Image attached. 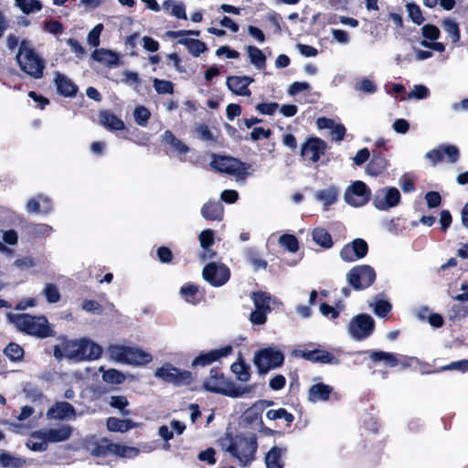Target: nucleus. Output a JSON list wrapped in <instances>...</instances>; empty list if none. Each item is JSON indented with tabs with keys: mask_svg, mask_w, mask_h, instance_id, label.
I'll return each instance as SVG.
<instances>
[{
	"mask_svg": "<svg viewBox=\"0 0 468 468\" xmlns=\"http://www.w3.org/2000/svg\"><path fill=\"white\" fill-rule=\"evenodd\" d=\"M47 301L49 303H58L60 300V293L58 287L53 283H48L43 291Z\"/></svg>",
	"mask_w": 468,
	"mask_h": 468,
	"instance_id": "nucleus-58",
	"label": "nucleus"
},
{
	"mask_svg": "<svg viewBox=\"0 0 468 468\" xmlns=\"http://www.w3.org/2000/svg\"><path fill=\"white\" fill-rule=\"evenodd\" d=\"M247 53L250 63L258 69H264L266 68V56L259 48L255 46H248Z\"/></svg>",
	"mask_w": 468,
	"mask_h": 468,
	"instance_id": "nucleus-37",
	"label": "nucleus"
},
{
	"mask_svg": "<svg viewBox=\"0 0 468 468\" xmlns=\"http://www.w3.org/2000/svg\"><path fill=\"white\" fill-rule=\"evenodd\" d=\"M3 353L12 362L22 361L25 356L23 347L15 342H10L3 350Z\"/></svg>",
	"mask_w": 468,
	"mask_h": 468,
	"instance_id": "nucleus-39",
	"label": "nucleus"
},
{
	"mask_svg": "<svg viewBox=\"0 0 468 468\" xmlns=\"http://www.w3.org/2000/svg\"><path fill=\"white\" fill-rule=\"evenodd\" d=\"M365 353L368 355L373 362H382L387 367H395L400 363L398 355L393 353L371 349L365 351Z\"/></svg>",
	"mask_w": 468,
	"mask_h": 468,
	"instance_id": "nucleus-24",
	"label": "nucleus"
},
{
	"mask_svg": "<svg viewBox=\"0 0 468 468\" xmlns=\"http://www.w3.org/2000/svg\"><path fill=\"white\" fill-rule=\"evenodd\" d=\"M171 5H173L172 6V10H171V15L172 16H176L178 19H183V20H186L187 19V16H186V7H185L184 4H182V3H176L173 0H165L163 3V6L165 8H168V6Z\"/></svg>",
	"mask_w": 468,
	"mask_h": 468,
	"instance_id": "nucleus-49",
	"label": "nucleus"
},
{
	"mask_svg": "<svg viewBox=\"0 0 468 468\" xmlns=\"http://www.w3.org/2000/svg\"><path fill=\"white\" fill-rule=\"evenodd\" d=\"M109 405L122 411L123 415H128L130 412L128 410H124L125 408L129 405L128 399L125 396H112L109 401Z\"/></svg>",
	"mask_w": 468,
	"mask_h": 468,
	"instance_id": "nucleus-55",
	"label": "nucleus"
},
{
	"mask_svg": "<svg viewBox=\"0 0 468 468\" xmlns=\"http://www.w3.org/2000/svg\"><path fill=\"white\" fill-rule=\"evenodd\" d=\"M266 418L270 420H276L282 419L286 422L287 427H291L292 422L295 420L293 414L289 412L284 408H280L277 410H269L266 412Z\"/></svg>",
	"mask_w": 468,
	"mask_h": 468,
	"instance_id": "nucleus-40",
	"label": "nucleus"
},
{
	"mask_svg": "<svg viewBox=\"0 0 468 468\" xmlns=\"http://www.w3.org/2000/svg\"><path fill=\"white\" fill-rule=\"evenodd\" d=\"M43 434V431L32 432L31 439L26 443L27 447L33 452H45L48 449V442Z\"/></svg>",
	"mask_w": 468,
	"mask_h": 468,
	"instance_id": "nucleus-35",
	"label": "nucleus"
},
{
	"mask_svg": "<svg viewBox=\"0 0 468 468\" xmlns=\"http://www.w3.org/2000/svg\"><path fill=\"white\" fill-rule=\"evenodd\" d=\"M135 122L140 126H146L151 117L149 110L144 106H138L133 112Z\"/></svg>",
	"mask_w": 468,
	"mask_h": 468,
	"instance_id": "nucleus-53",
	"label": "nucleus"
},
{
	"mask_svg": "<svg viewBox=\"0 0 468 468\" xmlns=\"http://www.w3.org/2000/svg\"><path fill=\"white\" fill-rule=\"evenodd\" d=\"M43 433L48 442H61L69 439L72 434V428L69 425H63L57 429L43 431Z\"/></svg>",
	"mask_w": 468,
	"mask_h": 468,
	"instance_id": "nucleus-27",
	"label": "nucleus"
},
{
	"mask_svg": "<svg viewBox=\"0 0 468 468\" xmlns=\"http://www.w3.org/2000/svg\"><path fill=\"white\" fill-rule=\"evenodd\" d=\"M220 445L223 450L238 459L244 466L254 460L257 451L256 441L243 436L233 438L228 434L226 438L220 441Z\"/></svg>",
	"mask_w": 468,
	"mask_h": 468,
	"instance_id": "nucleus-3",
	"label": "nucleus"
},
{
	"mask_svg": "<svg viewBox=\"0 0 468 468\" xmlns=\"http://www.w3.org/2000/svg\"><path fill=\"white\" fill-rule=\"evenodd\" d=\"M155 376L176 387L189 386L195 381L193 372L180 369L170 363L158 367L155 371Z\"/></svg>",
	"mask_w": 468,
	"mask_h": 468,
	"instance_id": "nucleus-8",
	"label": "nucleus"
},
{
	"mask_svg": "<svg viewBox=\"0 0 468 468\" xmlns=\"http://www.w3.org/2000/svg\"><path fill=\"white\" fill-rule=\"evenodd\" d=\"M230 369L232 373L236 375L238 380L241 382H247L250 380V367L248 364H246L241 356L239 357L237 362H234L230 366Z\"/></svg>",
	"mask_w": 468,
	"mask_h": 468,
	"instance_id": "nucleus-34",
	"label": "nucleus"
},
{
	"mask_svg": "<svg viewBox=\"0 0 468 468\" xmlns=\"http://www.w3.org/2000/svg\"><path fill=\"white\" fill-rule=\"evenodd\" d=\"M375 320L367 314L354 316L348 324V333L353 339L362 341L368 338L375 331Z\"/></svg>",
	"mask_w": 468,
	"mask_h": 468,
	"instance_id": "nucleus-9",
	"label": "nucleus"
},
{
	"mask_svg": "<svg viewBox=\"0 0 468 468\" xmlns=\"http://www.w3.org/2000/svg\"><path fill=\"white\" fill-rule=\"evenodd\" d=\"M100 122L110 131H122L125 129L123 121L117 115L107 111L101 112Z\"/></svg>",
	"mask_w": 468,
	"mask_h": 468,
	"instance_id": "nucleus-30",
	"label": "nucleus"
},
{
	"mask_svg": "<svg viewBox=\"0 0 468 468\" xmlns=\"http://www.w3.org/2000/svg\"><path fill=\"white\" fill-rule=\"evenodd\" d=\"M314 241L324 249H330L334 242L330 233L324 228H315L312 232Z\"/></svg>",
	"mask_w": 468,
	"mask_h": 468,
	"instance_id": "nucleus-36",
	"label": "nucleus"
},
{
	"mask_svg": "<svg viewBox=\"0 0 468 468\" xmlns=\"http://www.w3.org/2000/svg\"><path fill=\"white\" fill-rule=\"evenodd\" d=\"M253 363L260 374H266L271 369L280 367L284 363V355L273 347L258 350L253 357Z\"/></svg>",
	"mask_w": 468,
	"mask_h": 468,
	"instance_id": "nucleus-7",
	"label": "nucleus"
},
{
	"mask_svg": "<svg viewBox=\"0 0 468 468\" xmlns=\"http://www.w3.org/2000/svg\"><path fill=\"white\" fill-rule=\"evenodd\" d=\"M337 187L335 186H331L328 188L319 190L315 193L316 199L324 204L325 210L337 200Z\"/></svg>",
	"mask_w": 468,
	"mask_h": 468,
	"instance_id": "nucleus-33",
	"label": "nucleus"
},
{
	"mask_svg": "<svg viewBox=\"0 0 468 468\" xmlns=\"http://www.w3.org/2000/svg\"><path fill=\"white\" fill-rule=\"evenodd\" d=\"M388 166V161L383 152L379 149H373L372 158L366 167L367 174L372 176H378L383 174L387 170Z\"/></svg>",
	"mask_w": 468,
	"mask_h": 468,
	"instance_id": "nucleus-20",
	"label": "nucleus"
},
{
	"mask_svg": "<svg viewBox=\"0 0 468 468\" xmlns=\"http://www.w3.org/2000/svg\"><path fill=\"white\" fill-rule=\"evenodd\" d=\"M182 297L189 303L197 304L200 302L198 297V287L194 283H186L180 289Z\"/></svg>",
	"mask_w": 468,
	"mask_h": 468,
	"instance_id": "nucleus-41",
	"label": "nucleus"
},
{
	"mask_svg": "<svg viewBox=\"0 0 468 468\" xmlns=\"http://www.w3.org/2000/svg\"><path fill=\"white\" fill-rule=\"evenodd\" d=\"M442 27L447 32V34L451 37L452 43H457L461 38V31L458 23H456L452 18H445L442 21Z\"/></svg>",
	"mask_w": 468,
	"mask_h": 468,
	"instance_id": "nucleus-45",
	"label": "nucleus"
},
{
	"mask_svg": "<svg viewBox=\"0 0 468 468\" xmlns=\"http://www.w3.org/2000/svg\"><path fill=\"white\" fill-rule=\"evenodd\" d=\"M248 261L253 266L255 271H259L261 269L265 270L268 266L267 261L263 260L254 250H250L248 251Z\"/></svg>",
	"mask_w": 468,
	"mask_h": 468,
	"instance_id": "nucleus-54",
	"label": "nucleus"
},
{
	"mask_svg": "<svg viewBox=\"0 0 468 468\" xmlns=\"http://www.w3.org/2000/svg\"><path fill=\"white\" fill-rule=\"evenodd\" d=\"M43 28L45 31L53 35H59L64 30L63 24L60 21L55 19L46 20L44 22Z\"/></svg>",
	"mask_w": 468,
	"mask_h": 468,
	"instance_id": "nucleus-61",
	"label": "nucleus"
},
{
	"mask_svg": "<svg viewBox=\"0 0 468 468\" xmlns=\"http://www.w3.org/2000/svg\"><path fill=\"white\" fill-rule=\"evenodd\" d=\"M406 8L409 13V17L414 24H416L418 26L423 24V22L425 21V18L422 16L420 7L417 4L408 3L406 5Z\"/></svg>",
	"mask_w": 468,
	"mask_h": 468,
	"instance_id": "nucleus-50",
	"label": "nucleus"
},
{
	"mask_svg": "<svg viewBox=\"0 0 468 468\" xmlns=\"http://www.w3.org/2000/svg\"><path fill=\"white\" fill-rule=\"evenodd\" d=\"M112 354L119 361H123L133 365H146L153 359L152 356L145 351L123 346H114L113 350H112Z\"/></svg>",
	"mask_w": 468,
	"mask_h": 468,
	"instance_id": "nucleus-11",
	"label": "nucleus"
},
{
	"mask_svg": "<svg viewBox=\"0 0 468 468\" xmlns=\"http://www.w3.org/2000/svg\"><path fill=\"white\" fill-rule=\"evenodd\" d=\"M421 34L424 40L435 41L440 37L441 31L435 25L426 24L421 27Z\"/></svg>",
	"mask_w": 468,
	"mask_h": 468,
	"instance_id": "nucleus-57",
	"label": "nucleus"
},
{
	"mask_svg": "<svg viewBox=\"0 0 468 468\" xmlns=\"http://www.w3.org/2000/svg\"><path fill=\"white\" fill-rule=\"evenodd\" d=\"M102 379L106 383L118 385L125 380V377L121 371L115 368H110L103 372Z\"/></svg>",
	"mask_w": 468,
	"mask_h": 468,
	"instance_id": "nucleus-48",
	"label": "nucleus"
},
{
	"mask_svg": "<svg viewBox=\"0 0 468 468\" xmlns=\"http://www.w3.org/2000/svg\"><path fill=\"white\" fill-rule=\"evenodd\" d=\"M15 3L16 5L26 15L41 11L43 8V5L40 0H15Z\"/></svg>",
	"mask_w": 468,
	"mask_h": 468,
	"instance_id": "nucleus-43",
	"label": "nucleus"
},
{
	"mask_svg": "<svg viewBox=\"0 0 468 468\" xmlns=\"http://www.w3.org/2000/svg\"><path fill=\"white\" fill-rule=\"evenodd\" d=\"M16 58L22 71L35 79L43 77V70L45 69L44 61L37 54L35 49L30 47L28 40L23 39L20 42Z\"/></svg>",
	"mask_w": 468,
	"mask_h": 468,
	"instance_id": "nucleus-4",
	"label": "nucleus"
},
{
	"mask_svg": "<svg viewBox=\"0 0 468 468\" xmlns=\"http://www.w3.org/2000/svg\"><path fill=\"white\" fill-rule=\"evenodd\" d=\"M367 253V242L363 239L356 238L351 242L345 244L339 255L345 262H353L365 258Z\"/></svg>",
	"mask_w": 468,
	"mask_h": 468,
	"instance_id": "nucleus-16",
	"label": "nucleus"
},
{
	"mask_svg": "<svg viewBox=\"0 0 468 468\" xmlns=\"http://www.w3.org/2000/svg\"><path fill=\"white\" fill-rule=\"evenodd\" d=\"M87 349H88V355H87V360H95L101 357L102 354V347L87 339Z\"/></svg>",
	"mask_w": 468,
	"mask_h": 468,
	"instance_id": "nucleus-62",
	"label": "nucleus"
},
{
	"mask_svg": "<svg viewBox=\"0 0 468 468\" xmlns=\"http://www.w3.org/2000/svg\"><path fill=\"white\" fill-rule=\"evenodd\" d=\"M54 83L57 92L65 98H73L79 91V87L66 75L57 71L55 73Z\"/></svg>",
	"mask_w": 468,
	"mask_h": 468,
	"instance_id": "nucleus-19",
	"label": "nucleus"
},
{
	"mask_svg": "<svg viewBox=\"0 0 468 468\" xmlns=\"http://www.w3.org/2000/svg\"><path fill=\"white\" fill-rule=\"evenodd\" d=\"M400 193L394 186H386L376 191L372 203L378 210H388L400 202Z\"/></svg>",
	"mask_w": 468,
	"mask_h": 468,
	"instance_id": "nucleus-15",
	"label": "nucleus"
},
{
	"mask_svg": "<svg viewBox=\"0 0 468 468\" xmlns=\"http://www.w3.org/2000/svg\"><path fill=\"white\" fill-rule=\"evenodd\" d=\"M210 165L216 171L234 176L238 179H245L250 175L248 170L251 167L250 164L238 158L218 154H213Z\"/></svg>",
	"mask_w": 468,
	"mask_h": 468,
	"instance_id": "nucleus-5",
	"label": "nucleus"
},
{
	"mask_svg": "<svg viewBox=\"0 0 468 468\" xmlns=\"http://www.w3.org/2000/svg\"><path fill=\"white\" fill-rule=\"evenodd\" d=\"M58 340L61 341V346L56 345L53 347V355L57 359H61L67 356L69 359L76 358L77 347L80 340H69L65 335H60Z\"/></svg>",
	"mask_w": 468,
	"mask_h": 468,
	"instance_id": "nucleus-21",
	"label": "nucleus"
},
{
	"mask_svg": "<svg viewBox=\"0 0 468 468\" xmlns=\"http://www.w3.org/2000/svg\"><path fill=\"white\" fill-rule=\"evenodd\" d=\"M177 43L185 46L187 48L188 52L196 58L199 57L200 54L207 50L206 43L196 38L183 37L178 39Z\"/></svg>",
	"mask_w": 468,
	"mask_h": 468,
	"instance_id": "nucleus-32",
	"label": "nucleus"
},
{
	"mask_svg": "<svg viewBox=\"0 0 468 468\" xmlns=\"http://www.w3.org/2000/svg\"><path fill=\"white\" fill-rule=\"evenodd\" d=\"M252 300L255 306V309L262 310L267 313L271 311V294L266 292H256L252 294Z\"/></svg>",
	"mask_w": 468,
	"mask_h": 468,
	"instance_id": "nucleus-38",
	"label": "nucleus"
},
{
	"mask_svg": "<svg viewBox=\"0 0 468 468\" xmlns=\"http://www.w3.org/2000/svg\"><path fill=\"white\" fill-rule=\"evenodd\" d=\"M326 143L315 136L308 137L301 145L300 156L303 161L317 163L321 156L325 154Z\"/></svg>",
	"mask_w": 468,
	"mask_h": 468,
	"instance_id": "nucleus-14",
	"label": "nucleus"
},
{
	"mask_svg": "<svg viewBox=\"0 0 468 468\" xmlns=\"http://www.w3.org/2000/svg\"><path fill=\"white\" fill-rule=\"evenodd\" d=\"M153 86L158 94H173L174 84L170 80L154 79Z\"/></svg>",
	"mask_w": 468,
	"mask_h": 468,
	"instance_id": "nucleus-51",
	"label": "nucleus"
},
{
	"mask_svg": "<svg viewBox=\"0 0 468 468\" xmlns=\"http://www.w3.org/2000/svg\"><path fill=\"white\" fill-rule=\"evenodd\" d=\"M279 243L291 253H295L299 250V241L292 234H282L279 238Z\"/></svg>",
	"mask_w": 468,
	"mask_h": 468,
	"instance_id": "nucleus-47",
	"label": "nucleus"
},
{
	"mask_svg": "<svg viewBox=\"0 0 468 468\" xmlns=\"http://www.w3.org/2000/svg\"><path fill=\"white\" fill-rule=\"evenodd\" d=\"M0 464L5 468H20L26 464V460L21 457H16L6 452L0 454Z\"/></svg>",
	"mask_w": 468,
	"mask_h": 468,
	"instance_id": "nucleus-46",
	"label": "nucleus"
},
{
	"mask_svg": "<svg viewBox=\"0 0 468 468\" xmlns=\"http://www.w3.org/2000/svg\"><path fill=\"white\" fill-rule=\"evenodd\" d=\"M202 388L211 393L236 399L250 394L254 390L255 385L239 386L228 379L220 367H214L210 369L208 377L204 379Z\"/></svg>",
	"mask_w": 468,
	"mask_h": 468,
	"instance_id": "nucleus-1",
	"label": "nucleus"
},
{
	"mask_svg": "<svg viewBox=\"0 0 468 468\" xmlns=\"http://www.w3.org/2000/svg\"><path fill=\"white\" fill-rule=\"evenodd\" d=\"M214 231L212 229H205L199 234V241L202 249H207L208 247H212L215 242L214 239Z\"/></svg>",
	"mask_w": 468,
	"mask_h": 468,
	"instance_id": "nucleus-63",
	"label": "nucleus"
},
{
	"mask_svg": "<svg viewBox=\"0 0 468 468\" xmlns=\"http://www.w3.org/2000/svg\"><path fill=\"white\" fill-rule=\"evenodd\" d=\"M287 452L286 448L273 446L265 456V463L267 468H283L284 463L282 455Z\"/></svg>",
	"mask_w": 468,
	"mask_h": 468,
	"instance_id": "nucleus-29",
	"label": "nucleus"
},
{
	"mask_svg": "<svg viewBox=\"0 0 468 468\" xmlns=\"http://www.w3.org/2000/svg\"><path fill=\"white\" fill-rule=\"evenodd\" d=\"M376 279L377 273L374 268L367 264L356 265L346 273L348 285L355 291L369 288Z\"/></svg>",
	"mask_w": 468,
	"mask_h": 468,
	"instance_id": "nucleus-6",
	"label": "nucleus"
},
{
	"mask_svg": "<svg viewBox=\"0 0 468 468\" xmlns=\"http://www.w3.org/2000/svg\"><path fill=\"white\" fill-rule=\"evenodd\" d=\"M106 427L112 432H126L136 427V423L132 420H122L116 417H109L106 420Z\"/></svg>",
	"mask_w": 468,
	"mask_h": 468,
	"instance_id": "nucleus-31",
	"label": "nucleus"
},
{
	"mask_svg": "<svg viewBox=\"0 0 468 468\" xmlns=\"http://www.w3.org/2000/svg\"><path fill=\"white\" fill-rule=\"evenodd\" d=\"M261 413L262 409L254 404L244 411L242 420L247 425L260 424L262 421Z\"/></svg>",
	"mask_w": 468,
	"mask_h": 468,
	"instance_id": "nucleus-42",
	"label": "nucleus"
},
{
	"mask_svg": "<svg viewBox=\"0 0 468 468\" xmlns=\"http://www.w3.org/2000/svg\"><path fill=\"white\" fill-rule=\"evenodd\" d=\"M253 79L249 76H229L227 78L226 85L234 94L239 96H250L251 94L249 85Z\"/></svg>",
	"mask_w": 468,
	"mask_h": 468,
	"instance_id": "nucleus-18",
	"label": "nucleus"
},
{
	"mask_svg": "<svg viewBox=\"0 0 468 468\" xmlns=\"http://www.w3.org/2000/svg\"><path fill=\"white\" fill-rule=\"evenodd\" d=\"M233 352L230 345L224 346L220 348L211 349L208 351H201L191 362V368L195 374L199 367H206L213 363L219 361L223 357H227Z\"/></svg>",
	"mask_w": 468,
	"mask_h": 468,
	"instance_id": "nucleus-10",
	"label": "nucleus"
},
{
	"mask_svg": "<svg viewBox=\"0 0 468 468\" xmlns=\"http://www.w3.org/2000/svg\"><path fill=\"white\" fill-rule=\"evenodd\" d=\"M297 356L302 358L308 360L313 363H321V364H329V365H337L339 364V359L335 356V355L329 351L315 348L314 350L309 349H300L297 351Z\"/></svg>",
	"mask_w": 468,
	"mask_h": 468,
	"instance_id": "nucleus-17",
	"label": "nucleus"
},
{
	"mask_svg": "<svg viewBox=\"0 0 468 468\" xmlns=\"http://www.w3.org/2000/svg\"><path fill=\"white\" fill-rule=\"evenodd\" d=\"M47 415L50 419L64 420L68 417L74 416L75 409L67 401L57 402L48 410Z\"/></svg>",
	"mask_w": 468,
	"mask_h": 468,
	"instance_id": "nucleus-25",
	"label": "nucleus"
},
{
	"mask_svg": "<svg viewBox=\"0 0 468 468\" xmlns=\"http://www.w3.org/2000/svg\"><path fill=\"white\" fill-rule=\"evenodd\" d=\"M334 394L336 397V393H334L332 386L319 382L312 385L307 392L308 400L316 403L319 401H327L330 396Z\"/></svg>",
	"mask_w": 468,
	"mask_h": 468,
	"instance_id": "nucleus-22",
	"label": "nucleus"
},
{
	"mask_svg": "<svg viewBox=\"0 0 468 468\" xmlns=\"http://www.w3.org/2000/svg\"><path fill=\"white\" fill-rule=\"evenodd\" d=\"M344 197L347 204L362 207L371 199V190L365 182L356 180L346 188Z\"/></svg>",
	"mask_w": 468,
	"mask_h": 468,
	"instance_id": "nucleus-12",
	"label": "nucleus"
},
{
	"mask_svg": "<svg viewBox=\"0 0 468 468\" xmlns=\"http://www.w3.org/2000/svg\"><path fill=\"white\" fill-rule=\"evenodd\" d=\"M201 215L207 220L220 221L224 215L223 205L220 201L208 200L201 207Z\"/></svg>",
	"mask_w": 468,
	"mask_h": 468,
	"instance_id": "nucleus-23",
	"label": "nucleus"
},
{
	"mask_svg": "<svg viewBox=\"0 0 468 468\" xmlns=\"http://www.w3.org/2000/svg\"><path fill=\"white\" fill-rule=\"evenodd\" d=\"M391 303L386 300H378L374 306V314L380 318H387L391 312Z\"/></svg>",
	"mask_w": 468,
	"mask_h": 468,
	"instance_id": "nucleus-56",
	"label": "nucleus"
},
{
	"mask_svg": "<svg viewBox=\"0 0 468 468\" xmlns=\"http://www.w3.org/2000/svg\"><path fill=\"white\" fill-rule=\"evenodd\" d=\"M162 143L169 145L178 154H186L189 152V147L180 139L176 138L170 130H166L162 135Z\"/></svg>",
	"mask_w": 468,
	"mask_h": 468,
	"instance_id": "nucleus-28",
	"label": "nucleus"
},
{
	"mask_svg": "<svg viewBox=\"0 0 468 468\" xmlns=\"http://www.w3.org/2000/svg\"><path fill=\"white\" fill-rule=\"evenodd\" d=\"M91 57L94 60L103 63L108 67H116L120 64V57L118 53L113 50L100 48L95 49Z\"/></svg>",
	"mask_w": 468,
	"mask_h": 468,
	"instance_id": "nucleus-26",
	"label": "nucleus"
},
{
	"mask_svg": "<svg viewBox=\"0 0 468 468\" xmlns=\"http://www.w3.org/2000/svg\"><path fill=\"white\" fill-rule=\"evenodd\" d=\"M52 231V227L48 224H33L29 227V232L37 237H46Z\"/></svg>",
	"mask_w": 468,
	"mask_h": 468,
	"instance_id": "nucleus-64",
	"label": "nucleus"
},
{
	"mask_svg": "<svg viewBox=\"0 0 468 468\" xmlns=\"http://www.w3.org/2000/svg\"><path fill=\"white\" fill-rule=\"evenodd\" d=\"M202 276L213 287L226 284L230 278V270L224 263L209 262L202 271Z\"/></svg>",
	"mask_w": 468,
	"mask_h": 468,
	"instance_id": "nucleus-13",
	"label": "nucleus"
},
{
	"mask_svg": "<svg viewBox=\"0 0 468 468\" xmlns=\"http://www.w3.org/2000/svg\"><path fill=\"white\" fill-rule=\"evenodd\" d=\"M156 256L158 261L164 264H170L173 262L174 255L170 248L166 246H160L156 250Z\"/></svg>",
	"mask_w": 468,
	"mask_h": 468,
	"instance_id": "nucleus-60",
	"label": "nucleus"
},
{
	"mask_svg": "<svg viewBox=\"0 0 468 468\" xmlns=\"http://www.w3.org/2000/svg\"><path fill=\"white\" fill-rule=\"evenodd\" d=\"M6 318L16 329L27 335L40 339L55 336L56 332L45 315H31L27 313H8Z\"/></svg>",
	"mask_w": 468,
	"mask_h": 468,
	"instance_id": "nucleus-2",
	"label": "nucleus"
},
{
	"mask_svg": "<svg viewBox=\"0 0 468 468\" xmlns=\"http://www.w3.org/2000/svg\"><path fill=\"white\" fill-rule=\"evenodd\" d=\"M441 151L443 152V157L447 156L449 163H456L460 157V152L457 146L452 144L441 145Z\"/></svg>",
	"mask_w": 468,
	"mask_h": 468,
	"instance_id": "nucleus-59",
	"label": "nucleus"
},
{
	"mask_svg": "<svg viewBox=\"0 0 468 468\" xmlns=\"http://www.w3.org/2000/svg\"><path fill=\"white\" fill-rule=\"evenodd\" d=\"M112 454L119 457H135L139 451L135 447L122 445L119 443L111 442Z\"/></svg>",
	"mask_w": 468,
	"mask_h": 468,
	"instance_id": "nucleus-44",
	"label": "nucleus"
},
{
	"mask_svg": "<svg viewBox=\"0 0 468 468\" xmlns=\"http://www.w3.org/2000/svg\"><path fill=\"white\" fill-rule=\"evenodd\" d=\"M449 317L450 320H461L468 317V304L463 303L453 304L450 310Z\"/></svg>",
	"mask_w": 468,
	"mask_h": 468,
	"instance_id": "nucleus-52",
	"label": "nucleus"
}]
</instances>
